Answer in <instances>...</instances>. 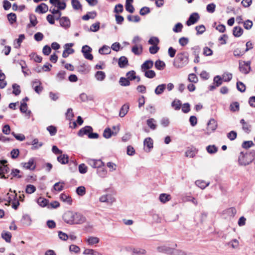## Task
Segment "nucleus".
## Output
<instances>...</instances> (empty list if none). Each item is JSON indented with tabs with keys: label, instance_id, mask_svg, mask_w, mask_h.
I'll return each instance as SVG.
<instances>
[{
	"label": "nucleus",
	"instance_id": "4d7b16f0",
	"mask_svg": "<svg viewBox=\"0 0 255 255\" xmlns=\"http://www.w3.org/2000/svg\"><path fill=\"white\" fill-rule=\"evenodd\" d=\"M127 76L128 79L129 80H133L136 78L135 72L133 70L128 72L127 73Z\"/></svg>",
	"mask_w": 255,
	"mask_h": 255
},
{
	"label": "nucleus",
	"instance_id": "8fccbe9b",
	"mask_svg": "<svg viewBox=\"0 0 255 255\" xmlns=\"http://www.w3.org/2000/svg\"><path fill=\"white\" fill-rule=\"evenodd\" d=\"M36 191V188L34 185L29 184L26 187L25 192L27 194H31Z\"/></svg>",
	"mask_w": 255,
	"mask_h": 255
},
{
	"label": "nucleus",
	"instance_id": "9b49d317",
	"mask_svg": "<svg viewBox=\"0 0 255 255\" xmlns=\"http://www.w3.org/2000/svg\"><path fill=\"white\" fill-rule=\"evenodd\" d=\"M48 10V6L44 3L38 5L35 8V12L39 13H46Z\"/></svg>",
	"mask_w": 255,
	"mask_h": 255
},
{
	"label": "nucleus",
	"instance_id": "2f4dec72",
	"mask_svg": "<svg viewBox=\"0 0 255 255\" xmlns=\"http://www.w3.org/2000/svg\"><path fill=\"white\" fill-rule=\"evenodd\" d=\"M20 110L21 113H25L27 116H29L31 114V112L30 111H27V104L24 102L21 104Z\"/></svg>",
	"mask_w": 255,
	"mask_h": 255
},
{
	"label": "nucleus",
	"instance_id": "0e129e2a",
	"mask_svg": "<svg viewBox=\"0 0 255 255\" xmlns=\"http://www.w3.org/2000/svg\"><path fill=\"white\" fill-rule=\"evenodd\" d=\"M193 55L195 56L199 55L201 48L199 46H195L192 48Z\"/></svg>",
	"mask_w": 255,
	"mask_h": 255
},
{
	"label": "nucleus",
	"instance_id": "c03bdc74",
	"mask_svg": "<svg viewBox=\"0 0 255 255\" xmlns=\"http://www.w3.org/2000/svg\"><path fill=\"white\" fill-rule=\"evenodd\" d=\"M127 19L129 21L138 22L140 21V18L138 15H128L127 16Z\"/></svg>",
	"mask_w": 255,
	"mask_h": 255
},
{
	"label": "nucleus",
	"instance_id": "a878e982",
	"mask_svg": "<svg viewBox=\"0 0 255 255\" xmlns=\"http://www.w3.org/2000/svg\"><path fill=\"white\" fill-rule=\"evenodd\" d=\"M60 199L62 201L66 202L69 204H71L72 201L71 197L65 193H62L60 194Z\"/></svg>",
	"mask_w": 255,
	"mask_h": 255
},
{
	"label": "nucleus",
	"instance_id": "f257e3e1",
	"mask_svg": "<svg viewBox=\"0 0 255 255\" xmlns=\"http://www.w3.org/2000/svg\"><path fill=\"white\" fill-rule=\"evenodd\" d=\"M62 218L65 223L70 225L82 224L86 220L85 217L82 214L71 211L64 213Z\"/></svg>",
	"mask_w": 255,
	"mask_h": 255
},
{
	"label": "nucleus",
	"instance_id": "bf43d9fd",
	"mask_svg": "<svg viewBox=\"0 0 255 255\" xmlns=\"http://www.w3.org/2000/svg\"><path fill=\"white\" fill-rule=\"evenodd\" d=\"M76 193L79 196H83L86 193L85 188L82 186L78 187L76 189Z\"/></svg>",
	"mask_w": 255,
	"mask_h": 255
},
{
	"label": "nucleus",
	"instance_id": "f03ea898",
	"mask_svg": "<svg viewBox=\"0 0 255 255\" xmlns=\"http://www.w3.org/2000/svg\"><path fill=\"white\" fill-rule=\"evenodd\" d=\"M104 192L105 194L99 198V201L101 202L106 203L109 205H112L116 201V192L111 188L106 189Z\"/></svg>",
	"mask_w": 255,
	"mask_h": 255
},
{
	"label": "nucleus",
	"instance_id": "ea45409f",
	"mask_svg": "<svg viewBox=\"0 0 255 255\" xmlns=\"http://www.w3.org/2000/svg\"><path fill=\"white\" fill-rule=\"evenodd\" d=\"M207 152L210 154H214L217 152L218 147L215 145H210L206 147Z\"/></svg>",
	"mask_w": 255,
	"mask_h": 255
},
{
	"label": "nucleus",
	"instance_id": "412c9836",
	"mask_svg": "<svg viewBox=\"0 0 255 255\" xmlns=\"http://www.w3.org/2000/svg\"><path fill=\"white\" fill-rule=\"evenodd\" d=\"M129 109V106L128 104L124 105L120 109L119 116L123 118L128 113Z\"/></svg>",
	"mask_w": 255,
	"mask_h": 255
},
{
	"label": "nucleus",
	"instance_id": "2eb2a0df",
	"mask_svg": "<svg viewBox=\"0 0 255 255\" xmlns=\"http://www.w3.org/2000/svg\"><path fill=\"white\" fill-rule=\"evenodd\" d=\"M173 249L167 246H162L157 248V250L159 252L164 253L169 255H171Z\"/></svg>",
	"mask_w": 255,
	"mask_h": 255
},
{
	"label": "nucleus",
	"instance_id": "5fc2aeb1",
	"mask_svg": "<svg viewBox=\"0 0 255 255\" xmlns=\"http://www.w3.org/2000/svg\"><path fill=\"white\" fill-rule=\"evenodd\" d=\"M13 92L12 93L16 96H17L20 93V90L19 86L16 84H13L12 85Z\"/></svg>",
	"mask_w": 255,
	"mask_h": 255
},
{
	"label": "nucleus",
	"instance_id": "a211bd4d",
	"mask_svg": "<svg viewBox=\"0 0 255 255\" xmlns=\"http://www.w3.org/2000/svg\"><path fill=\"white\" fill-rule=\"evenodd\" d=\"M166 87L165 84H162L157 86L154 90L155 94L157 95H161L165 90Z\"/></svg>",
	"mask_w": 255,
	"mask_h": 255
},
{
	"label": "nucleus",
	"instance_id": "7ed1b4c3",
	"mask_svg": "<svg viewBox=\"0 0 255 255\" xmlns=\"http://www.w3.org/2000/svg\"><path fill=\"white\" fill-rule=\"evenodd\" d=\"M189 63V55L186 52L178 53L176 58L173 63L174 66L177 68H181L186 66Z\"/></svg>",
	"mask_w": 255,
	"mask_h": 255
},
{
	"label": "nucleus",
	"instance_id": "9d476101",
	"mask_svg": "<svg viewBox=\"0 0 255 255\" xmlns=\"http://www.w3.org/2000/svg\"><path fill=\"white\" fill-rule=\"evenodd\" d=\"M73 46V43H66L65 44V49L62 53V57L63 58H67L69 55L71 54L74 52V50L70 48V47Z\"/></svg>",
	"mask_w": 255,
	"mask_h": 255
},
{
	"label": "nucleus",
	"instance_id": "09e8293b",
	"mask_svg": "<svg viewBox=\"0 0 255 255\" xmlns=\"http://www.w3.org/2000/svg\"><path fill=\"white\" fill-rule=\"evenodd\" d=\"M232 74L228 72L224 73L222 75V78L224 82H229L232 79Z\"/></svg>",
	"mask_w": 255,
	"mask_h": 255
},
{
	"label": "nucleus",
	"instance_id": "680f3d73",
	"mask_svg": "<svg viewBox=\"0 0 255 255\" xmlns=\"http://www.w3.org/2000/svg\"><path fill=\"white\" fill-rule=\"evenodd\" d=\"M159 40L156 37H151L148 40V43L153 45H157L159 43Z\"/></svg>",
	"mask_w": 255,
	"mask_h": 255
},
{
	"label": "nucleus",
	"instance_id": "423d86ee",
	"mask_svg": "<svg viewBox=\"0 0 255 255\" xmlns=\"http://www.w3.org/2000/svg\"><path fill=\"white\" fill-rule=\"evenodd\" d=\"M250 65V61H243L240 62L239 64V69L240 71L245 74H248L251 70Z\"/></svg>",
	"mask_w": 255,
	"mask_h": 255
},
{
	"label": "nucleus",
	"instance_id": "c9c22d12",
	"mask_svg": "<svg viewBox=\"0 0 255 255\" xmlns=\"http://www.w3.org/2000/svg\"><path fill=\"white\" fill-rule=\"evenodd\" d=\"M37 202L39 206L42 207H45L46 206H48V200L42 197H39L38 198Z\"/></svg>",
	"mask_w": 255,
	"mask_h": 255
},
{
	"label": "nucleus",
	"instance_id": "393cba45",
	"mask_svg": "<svg viewBox=\"0 0 255 255\" xmlns=\"http://www.w3.org/2000/svg\"><path fill=\"white\" fill-rule=\"evenodd\" d=\"M208 129L214 131L217 127L216 121L214 119H211L207 124Z\"/></svg>",
	"mask_w": 255,
	"mask_h": 255
},
{
	"label": "nucleus",
	"instance_id": "1a4fd4ad",
	"mask_svg": "<svg viewBox=\"0 0 255 255\" xmlns=\"http://www.w3.org/2000/svg\"><path fill=\"white\" fill-rule=\"evenodd\" d=\"M200 18V16L198 13L194 12L191 14L188 19L186 21V24L188 26H190L196 23Z\"/></svg>",
	"mask_w": 255,
	"mask_h": 255
},
{
	"label": "nucleus",
	"instance_id": "864d4df0",
	"mask_svg": "<svg viewBox=\"0 0 255 255\" xmlns=\"http://www.w3.org/2000/svg\"><path fill=\"white\" fill-rule=\"evenodd\" d=\"M119 83L120 85L123 86H129L130 84L129 80H128V78H126L124 77H121L120 78Z\"/></svg>",
	"mask_w": 255,
	"mask_h": 255
},
{
	"label": "nucleus",
	"instance_id": "72a5a7b5",
	"mask_svg": "<svg viewBox=\"0 0 255 255\" xmlns=\"http://www.w3.org/2000/svg\"><path fill=\"white\" fill-rule=\"evenodd\" d=\"M155 67L157 69L162 70L165 68V64L163 61L158 60L155 62Z\"/></svg>",
	"mask_w": 255,
	"mask_h": 255
},
{
	"label": "nucleus",
	"instance_id": "a19ab883",
	"mask_svg": "<svg viewBox=\"0 0 255 255\" xmlns=\"http://www.w3.org/2000/svg\"><path fill=\"white\" fill-rule=\"evenodd\" d=\"M195 184L199 188L203 189L209 185V182L206 183L204 181L197 180L195 182Z\"/></svg>",
	"mask_w": 255,
	"mask_h": 255
},
{
	"label": "nucleus",
	"instance_id": "c85d7f7f",
	"mask_svg": "<svg viewBox=\"0 0 255 255\" xmlns=\"http://www.w3.org/2000/svg\"><path fill=\"white\" fill-rule=\"evenodd\" d=\"M31 144L33 145L32 149H36L41 147L43 145V143L39 142L37 138H35L32 140Z\"/></svg>",
	"mask_w": 255,
	"mask_h": 255
},
{
	"label": "nucleus",
	"instance_id": "f3484780",
	"mask_svg": "<svg viewBox=\"0 0 255 255\" xmlns=\"http://www.w3.org/2000/svg\"><path fill=\"white\" fill-rule=\"evenodd\" d=\"M118 64L120 68H124L128 64V60L125 56L121 57L118 61Z\"/></svg>",
	"mask_w": 255,
	"mask_h": 255
},
{
	"label": "nucleus",
	"instance_id": "603ef678",
	"mask_svg": "<svg viewBox=\"0 0 255 255\" xmlns=\"http://www.w3.org/2000/svg\"><path fill=\"white\" fill-rule=\"evenodd\" d=\"M195 29L197 31V34H202L205 32L206 28L204 25L201 24L196 26Z\"/></svg>",
	"mask_w": 255,
	"mask_h": 255
},
{
	"label": "nucleus",
	"instance_id": "ddd939ff",
	"mask_svg": "<svg viewBox=\"0 0 255 255\" xmlns=\"http://www.w3.org/2000/svg\"><path fill=\"white\" fill-rule=\"evenodd\" d=\"M60 24L65 28H69L70 26V19L67 17L63 16L60 19Z\"/></svg>",
	"mask_w": 255,
	"mask_h": 255
},
{
	"label": "nucleus",
	"instance_id": "b1692460",
	"mask_svg": "<svg viewBox=\"0 0 255 255\" xmlns=\"http://www.w3.org/2000/svg\"><path fill=\"white\" fill-rule=\"evenodd\" d=\"M240 123L242 125V129L244 131L247 133H249L251 131V125L246 122L244 119L241 120Z\"/></svg>",
	"mask_w": 255,
	"mask_h": 255
},
{
	"label": "nucleus",
	"instance_id": "3c124183",
	"mask_svg": "<svg viewBox=\"0 0 255 255\" xmlns=\"http://www.w3.org/2000/svg\"><path fill=\"white\" fill-rule=\"evenodd\" d=\"M183 28V25L181 23L178 22L176 23L173 28V31L174 32L178 33L182 31Z\"/></svg>",
	"mask_w": 255,
	"mask_h": 255
},
{
	"label": "nucleus",
	"instance_id": "6e6552de",
	"mask_svg": "<svg viewBox=\"0 0 255 255\" xmlns=\"http://www.w3.org/2000/svg\"><path fill=\"white\" fill-rule=\"evenodd\" d=\"M92 48L89 46L86 45L82 47V52L83 53L84 57L88 60H92L93 56L91 54Z\"/></svg>",
	"mask_w": 255,
	"mask_h": 255
},
{
	"label": "nucleus",
	"instance_id": "69168bd1",
	"mask_svg": "<svg viewBox=\"0 0 255 255\" xmlns=\"http://www.w3.org/2000/svg\"><path fill=\"white\" fill-rule=\"evenodd\" d=\"M237 132L234 130H232L227 134L228 138L231 140H234L237 137Z\"/></svg>",
	"mask_w": 255,
	"mask_h": 255
},
{
	"label": "nucleus",
	"instance_id": "6e6d98bb",
	"mask_svg": "<svg viewBox=\"0 0 255 255\" xmlns=\"http://www.w3.org/2000/svg\"><path fill=\"white\" fill-rule=\"evenodd\" d=\"M47 130L49 132V133L51 136L55 135L57 132V128L53 126L47 127Z\"/></svg>",
	"mask_w": 255,
	"mask_h": 255
},
{
	"label": "nucleus",
	"instance_id": "dca6fc26",
	"mask_svg": "<svg viewBox=\"0 0 255 255\" xmlns=\"http://www.w3.org/2000/svg\"><path fill=\"white\" fill-rule=\"evenodd\" d=\"M117 133V132H114L112 131L111 128H106L104 131L103 136L106 138H109L112 135H116Z\"/></svg>",
	"mask_w": 255,
	"mask_h": 255
},
{
	"label": "nucleus",
	"instance_id": "13d9d810",
	"mask_svg": "<svg viewBox=\"0 0 255 255\" xmlns=\"http://www.w3.org/2000/svg\"><path fill=\"white\" fill-rule=\"evenodd\" d=\"M106 77L105 72L101 71H97V80L99 81H103Z\"/></svg>",
	"mask_w": 255,
	"mask_h": 255
},
{
	"label": "nucleus",
	"instance_id": "a18cd8bd",
	"mask_svg": "<svg viewBox=\"0 0 255 255\" xmlns=\"http://www.w3.org/2000/svg\"><path fill=\"white\" fill-rule=\"evenodd\" d=\"M7 17L10 24H13L16 21V15L14 13H10L8 14Z\"/></svg>",
	"mask_w": 255,
	"mask_h": 255
},
{
	"label": "nucleus",
	"instance_id": "4be33fe9",
	"mask_svg": "<svg viewBox=\"0 0 255 255\" xmlns=\"http://www.w3.org/2000/svg\"><path fill=\"white\" fill-rule=\"evenodd\" d=\"M233 33L235 37H239L243 34V29L240 26H236L233 28Z\"/></svg>",
	"mask_w": 255,
	"mask_h": 255
},
{
	"label": "nucleus",
	"instance_id": "7c9ffc66",
	"mask_svg": "<svg viewBox=\"0 0 255 255\" xmlns=\"http://www.w3.org/2000/svg\"><path fill=\"white\" fill-rule=\"evenodd\" d=\"M57 160L60 163L65 164L68 162V156L66 154L61 155L57 157Z\"/></svg>",
	"mask_w": 255,
	"mask_h": 255
},
{
	"label": "nucleus",
	"instance_id": "774afa93",
	"mask_svg": "<svg viewBox=\"0 0 255 255\" xmlns=\"http://www.w3.org/2000/svg\"><path fill=\"white\" fill-rule=\"evenodd\" d=\"M60 206V204L58 201H54L52 202L50 204L48 205L47 208L48 209H55Z\"/></svg>",
	"mask_w": 255,
	"mask_h": 255
},
{
	"label": "nucleus",
	"instance_id": "39448f33",
	"mask_svg": "<svg viewBox=\"0 0 255 255\" xmlns=\"http://www.w3.org/2000/svg\"><path fill=\"white\" fill-rule=\"evenodd\" d=\"M250 154L241 152L239 156V163L241 165L246 166L251 163L252 159L249 158Z\"/></svg>",
	"mask_w": 255,
	"mask_h": 255
},
{
	"label": "nucleus",
	"instance_id": "79ce46f5",
	"mask_svg": "<svg viewBox=\"0 0 255 255\" xmlns=\"http://www.w3.org/2000/svg\"><path fill=\"white\" fill-rule=\"evenodd\" d=\"M181 103L180 100H174L171 103V106L175 110H179L181 108Z\"/></svg>",
	"mask_w": 255,
	"mask_h": 255
},
{
	"label": "nucleus",
	"instance_id": "338daca9",
	"mask_svg": "<svg viewBox=\"0 0 255 255\" xmlns=\"http://www.w3.org/2000/svg\"><path fill=\"white\" fill-rule=\"evenodd\" d=\"M69 250L70 252H74L75 253H79L80 251V248L75 245H71L69 247Z\"/></svg>",
	"mask_w": 255,
	"mask_h": 255
},
{
	"label": "nucleus",
	"instance_id": "052dcab7",
	"mask_svg": "<svg viewBox=\"0 0 255 255\" xmlns=\"http://www.w3.org/2000/svg\"><path fill=\"white\" fill-rule=\"evenodd\" d=\"M237 89L241 92H244L246 90V86L245 84L241 82H238L237 83Z\"/></svg>",
	"mask_w": 255,
	"mask_h": 255
},
{
	"label": "nucleus",
	"instance_id": "e433bc0d",
	"mask_svg": "<svg viewBox=\"0 0 255 255\" xmlns=\"http://www.w3.org/2000/svg\"><path fill=\"white\" fill-rule=\"evenodd\" d=\"M96 17V12H88L86 15L82 16V18L84 20H88L89 19H94Z\"/></svg>",
	"mask_w": 255,
	"mask_h": 255
},
{
	"label": "nucleus",
	"instance_id": "49530a36",
	"mask_svg": "<svg viewBox=\"0 0 255 255\" xmlns=\"http://www.w3.org/2000/svg\"><path fill=\"white\" fill-rule=\"evenodd\" d=\"M223 78L220 76L217 75L214 78V84H215L216 86L219 87L222 85L223 83Z\"/></svg>",
	"mask_w": 255,
	"mask_h": 255
},
{
	"label": "nucleus",
	"instance_id": "f8f14e48",
	"mask_svg": "<svg viewBox=\"0 0 255 255\" xmlns=\"http://www.w3.org/2000/svg\"><path fill=\"white\" fill-rule=\"evenodd\" d=\"M23 167L26 169L30 170H33L35 168V165L34 164V159H30L27 162L22 163Z\"/></svg>",
	"mask_w": 255,
	"mask_h": 255
},
{
	"label": "nucleus",
	"instance_id": "6ab92c4d",
	"mask_svg": "<svg viewBox=\"0 0 255 255\" xmlns=\"http://www.w3.org/2000/svg\"><path fill=\"white\" fill-rule=\"evenodd\" d=\"M29 20L30 23L27 25L28 27H30L31 26H35L38 22L35 15L33 14H30L29 15Z\"/></svg>",
	"mask_w": 255,
	"mask_h": 255
},
{
	"label": "nucleus",
	"instance_id": "4468645a",
	"mask_svg": "<svg viewBox=\"0 0 255 255\" xmlns=\"http://www.w3.org/2000/svg\"><path fill=\"white\" fill-rule=\"evenodd\" d=\"M153 66V62L152 60H146L141 65V69L142 71L149 70Z\"/></svg>",
	"mask_w": 255,
	"mask_h": 255
},
{
	"label": "nucleus",
	"instance_id": "aec40b11",
	"mask_svg": "<svg viewBox=\"0 0 255 255\" xmlns=\"http://www.w3.org/2000/svg\"><path fill=\"white\" fill-rule=\"evenodd\" d=\"M9 169L7 165H3L0 166V178H6L4 174L7 173L9 172Z\"/></svg>",
	"mask_w": 255,
	"mask_h": 255
},
{
	"label": "nucleus",
	"instance_id": "58836bf2",
	"mask_svg": "<svg viewBox=\"0 0 255 255\" xmlns=\"http://www.w3.org/2000/svg\"><path fill=\"white\" fill-rule=\"evenodd\" d=\"M71 4L73 8L75 10L82 9V5L78 0H71Z\"/></svg>",
	"mask_w": 255,
	"mask_h": 255
},
{
	"label": "nucleus",
	"instance_id": "e2e57ef3",
	"mask_svg": "<svg viewBox=\"0 0 255 255\" xmlns=\"http://www.w3.org/2000/svg\"><path fill=\"white\" fill-rule=\"evenodd\" d=\"M245 53V51L242 50L240 48H237L234 51L233 54L235 56L240 57L243 55Z\"/></svg>",
	"mask_w": 255,
	"mask_h": 255
},
{
	"label": "nucleus",
	"instance_id": "bb28decb",
	"mask_svg": "<svg viewBox=\"0 0 255 255\" xmlns=\"http://www.w3.org/2000/svg\"><path fill=\"white\" fill-rule=\"evenodd\" d=\"M146 124L152 130H154L156 128V121L153 118L148 119L146 121Z\"/></svg>",
	"mask_w": 255,
	"mask_h": 255
},
{
	"label": "nucleus",
	"instance_id": "20e7f679",
	"mask_svg": "<svg viewBox=\"0 0 255 255\" xmlns=\"http://www.w3.org/2000/svg\"><path fill=\"white\" fill-rule=\"evenodd\" d=\"M93 128L90 126H87L81 128L78 132L77 134L80 137L87 135L89 138L95 139L96 138V133L93 132Z\"/></svg>",
	"mask_w": 255,
	"mask_h": 255
},
{
	"label": "nucleus",
	"instance_id": "c756f323",
	"mask_svg": "<svg viewBox=\"0 0 255 255\" xmlns=\"http://www.w3.org/2000/svg\"><path fill=\"white\" fill-rule=\"evenodd\" d=\"M64 184L65 183L63 181L56 183L53 185V190L58 192L62 191L63 190V185H64Z\"/></svg>",
	"mask_w": 255,
	"mask_h": 255
},
{
	"label": "nucleus",
	"instance_id": "de8ad7c7",
	"mask_svg": "<svg viewBox=\"0 0 255 255\" xmlns=\"http://www.w3.org/2000/svg\"><path fill=\"white\" fill-rule=\"evenodd\" d=\"M227 245L233 249H237L239 247V242L237 239H234L228 243Z\"/></svg>",
	"mask_w": 255,
	"mask_h": 255
},
{
	"label": "nucleus",
	"instance_id": "0eeeda50",
	"mask_svg": "<svg viewBox=\"0 0 255 255\" xmlns=\"http://www.w3.org/2000/svg\"><path fill=\"white\" fill-rule=\"evenodd\" d=\"M98 164L99 167L97 168V173L99 176L101 177H105L107 175V171L105 167L101 166V165H103V162L100 160H97V165Z\"/></svg>",
	"mask_w": 255,
	"mask_h": 255
},
{
	"label": "nucleus",
	"instance_id": "37998d69",
	"mask_svg": "<svg viewBox=\"0 0 255 255\" xmlns=\"http://www.w3.org/2000/svg\"><path fill=\"white\" fill-rule=\"evenodd\" d=\"M143 72H144V76L148 78H153L156 75V74L153 70H147L143 71Z\"/></svg>",
	"mask_w": 255,
	"mask_h": 255
},
{
	"label": "nucleus",
	"instance_id": "cd10ccee",
	"mask_svg": "<svg viewBox=\"0 0 255 255\" xmlns=\"http://www.w3.org/2000/svg\"><path fill=\"white\" fill-rule=\"evenodd\" d=\"M111 52V48L107 45H104L99 50V52L101 54H109Z\"/></svg>",
	"mask_w": 255,
	"mask_h": 255
},
{
	"label": "nucleus",
	"instance_id": "f704fd0d",
	"mask_svg": "<svg viewBox=\"0 0 255 255\" xmlns=\"http://www.w3.org/2000/svg\"><path fill=\"white\" fill-rule=\"evenodd\" d=\"M1 237L7 243H10L11 241V235L8 232L3 231L1 234Z\"/></svg>",
	"mask_w": 255,
	"mask_h": 255
},
{
	"label": "nucleus",
	"instance_id": "473e14b6",
	"mask_svg": "<svg viewBox=\"0 0 255 255\" xmlns=\"http://www.w3.org/2000/svg\"><path fill=\"white\" fill-rule=\"evenodd\" d=\"M170 199V195L165 193L161 194L159 196V200L161 202L163 203H166V202L169 201Z\"/></svg>",
	"mask_w": 255,
	"mask_h": 255
},
{
	"label": "nucleus",
	"instance_id": "5701e85b",
	"mask_svg": "<svg viewBox=\"0 0 255 255\" xmlns=\"http://www.w3.org/2000/svg\"><path fill=\"white\" fill-rule=\"evenodd\" d=\"M131 51L135 55H139L141 54L142 52V46L141 45H134Z\"/></svg>",
	"mask_w": 255,
	"mask_h": 255
},
{
	"label": "nucleus",
	"instance_id": "4c0bfd02",
	"mask_svg": "<svg viewBox=\"0 0 255 255\" xmlns=\"http://www.w3.org/2000/svg\"><path fill=\"white\" fill-rule=\"evenodd\" d=\"M144 145L147 147L149 150H150V149L153 147L152 139L150 137L146 138L144 140Z\"/></svg>",
	"mask_w": 255,
	"mask_h": 255
}]
</instances>
